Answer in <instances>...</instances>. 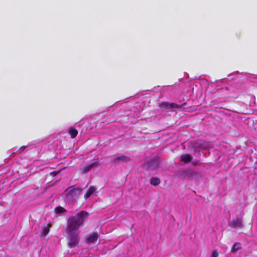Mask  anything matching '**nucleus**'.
Segmentation results:
<instances>
[{"mask_svg":"<svg viewBox=\"0 0 257 257\" xmlns=\"http://www.w3.org/2000/svg\"><path fill=\"white\" fill-rule=\"evenodd\" d=\"M218 256V252L216 250H213L211 253V257H217Z\"/></svg>","mask_w":257,"mask_h":257,"instance_id":"obj_17","label":"nucleus"},{"mask_svg":"<svg viewBox=\"0 0 257 257\" xmlns=\"http://www.w3.org/2000/svg\"><path fill=\"white\" fill-rule=\"evenodd\" d=\"M160 106L162 108H167L168 107V104L165 102L161 103Z\"/></svg>","mask_w":257,"mask_h":257,"instance_id":"obj_16","label":"nucleus"},{"mask_svg":"<svg viewBox=\"0 0 257 257\" xmlns=\"http://www.w3.org/2000/svg\"><path fill=\"white\" fill-rule=\"evenodd\" d=\"M97 163L96 162H94L90 164L86 165L83 167V173H86L88 172L90 170H91L93 168L96 166Z\"/></svg>","mask_w":257,"mask_h":257,"instance_id":"obj_5","label":"nucleus"},{"mask_svg":"<svg viewBox=\"0 0 257 257\" xmlns=\"http://www.w3.org/2000/svg\"><path fill=\"white\" fill-rule=\"evenodd\" d=\"M195 174V172L191 170H188L186 171V177H191Z\"/></svg>","mask_w":257,"mask_h":257,"instance_id":"obj_14","label":"nucleus"},{"mask_svg":"<svg viewBox=\"0 0 257 257\" xmlns=\"http://www.w3.org/2000/svg\"><path fill=\"white\" fill-rule=\"evenodd\" d=\"M27 147L26 146H23L21 148H20V151L21 152H23L25 149V148H26Z\"/></svg>","mask_w":257,"mask_h":257,"instance_id":"obj_18","label":"nucleus"},{"mask_svg":"<svg viewBox=\"0 0 257 257\" xmlns=\"http://www.w3.org/2000/svg\"><path fill=\"white\" fill-rule=\"evenodd\" d=\"M96 191V190L95 188L93 186H91L87 191L85 195V199H87L89 198L91 195H93Z\"/></svg>","mask_w":257,"mask_h":257,"instance_id":"obj_7","label":"nucleus"},{"mask_svg":"<svg viewBox=\"0 0 257 257\" xmlns=\"http://www.w3.org/2000/svg\"><path fill=\"white\" fill-rule=\"evenodd\" d=\"M68 132L72 138H74L78 134L77 131L73 127L69 128Z\"/></svg>","mask_w":257,"mask_h":257,"instance_id":"obj_9","label":"nucleus"},{"mask_svg":"<svg viewBox=\"0 0 257 257\" xmlns=\"http://www.w3.org/2000/svg\"><path fill=\"white\" fill-rule=\"evenodd\" d=\"M51 227L50 224H47L46 226H44L42 230V234L43 235H46L49 232V229Z\"/></svg>","mask_w":257,"mask_h":257,"instance_id":"obj_10","label":"nucleus"},{"mask_svg":"<svg viewBox=\"0 0 257 257\" xmlns=\"http://www.w3.org/2000/svg\"><path fill=\"white\" fill-rule=\"evenodd\" d=\"M192 160L191 156L188 154L182 155L181 157V161L184 163L190 162Z\"/></svg>","mask_w":257,"mask_h":257,"instance_id":"obj_8","label":"nucleus"},{"mask_svg":"<svg viewBox=\"0 0 257 257\" xmlns=\"http://www.w3.org/2000/svg\"><path fill=\"white\" fill-rule=\"evenodd\" d=\"M241 248L240 244L238 243H235L233 244L232 248L231 251L234 252L239 250Z\"/></svg>","mask_w":257,"mask_h":257,"instance_id":"obj_13","label":"nucleus"},{"mask_svg":"<svg viewBox=\"0 0 257 257\" xmlns=\"http://www.w3.org/2000/svg\"><path fill=\"white\" fill-rule=\"evenodd\" d=\"M200 148V149H205L206 148V147L205 146H199Z\"/></svg>","mask_w":257,"mask_h":257,"instance_id":"obj_19","label":"nucleus"},{"mask_svg":"<svg viewBox=\"0 0 257 257\" xmlns=\"http://www.w3.org/2000/svg\"><path fill=\"white\" fill-rule=\"evenodd\" d=\"M57 173H56V172H52V173H51V174H52V175H53V174H54V175H56Z\"/></svg>","mask_w":257,"mask_h":257,"instance_id":"obj_20","label":"nucleus"},{"mask_svg":"<svg viewBox=\"0 0 257 257\" xmlns=\"http://www.w3.org/2000/svg\"><path fill=\"white\" fill-rule=\"evenodd\" d=\"M158 161L157 160H154L153 161L149 163V166L150 167H152L153 169H156L157 168V165L156 166L154 165L156 163H158Z\"/></svg>","mask_w":257,"mask_h":257,"instance_id":"obj_15","label":"nucleus"},{"mask_svg":"<svg viewBox=\"0 0 257 257\" xmlns=\"http://www.w3.org/2000/svg\"><path fill=\"white\" fill-rule=\"evenodd\" d=\"M98 235L96 233H91L88 235L86 241L87 243H94L98 239Z\"/></svg>","mask_w":257,"mask_h":257,"instance_id":"obj_3","label":"nucleus"},{"mask_svg":"<svg viewBox=\"0 0 257 257\" xmlns=\"http://www.w3.org/2000/svg\"><path fill=\"white\" fill-rule=\"evenodd\" d=\"M130 159L128 157L123 155H120L118 157L114 158L112 161V162H117V161H121L123 162H127L130 161Z\"/></svg>","mask_w":257,"mask_h":257,"instance_id":"obj_4","label":"nucleus"},{"mask_svg":"<svg viewBox=\"0 0 257 257\" xmlns=\"http://www.w3.org/2000/svg\"><path fill=\"white\" fill-rule=\"evenodd\" d=\"M89 214L85 211H81L75 216H70L67 220L68 244L71 248L77 246L79 242L78 234L79 227L82 225L85 219Z\"/></svg>","mask_w":257,"mask_h":257,"instance_id":"obj_1","label":"nucleus"},{"mask_svg":"<svg viewBox=\"0 0 257 257\" xmlns=\"http://www.w3.org/2000/svg\"><path fill=\"white\" fill-rule=\"evenodd\" d=\"M230 225L235 228H241L242 226L241 221L238 219L232 220L230 223Z\"/></svg>","mask_w":257,"mask_h":257,"instance_id":"obj_6","label":"nucleus"},{"mask_svg":"<svg viewBox=\"0 0 257 257\" xmlns=\"http://www.w3.org/2000/svg\"><path fill=\"white\" fill-rule=\"evenodd\" d=\"M56 213H61L66 211V210L62 207L58 206L55 209Z\"/></svg>","mask_w":257,"mask_h":257,"instance_id":"obj_12","label":"nucleus"},{"mask_svg":"<svg viewBox=\"0 0 257 257\" xmlns=\"http://www.w3.org/2000/svg\"><path fill=\"white\" fill-rule=\"evenodd\" d=\"M81 192V190L78 188L70 189L66 194V197L70 200L74 199Z\"/></svg>","mask_w":257,"mask_h":257,"instance_id":"obj_2","label":"nucleus"},{"mask_svg":"<svg viewBox=\"0 0 257 257\" xmlns=\"http://www.w3.org/2000/svg\"><path fill=\"white\" fill-rule=\"evenodd\" d=\"M150 183L154 186H157L160 183V180L157 177H153L151 179Z\"/></svg>","mask_w":257,"mask_h":257,"instance_id":"obj_11","label":"nucleus"}]
</instances>
